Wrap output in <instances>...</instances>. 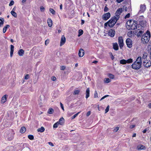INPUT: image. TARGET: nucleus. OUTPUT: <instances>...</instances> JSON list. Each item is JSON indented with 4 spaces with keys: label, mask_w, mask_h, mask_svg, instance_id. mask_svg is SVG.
Returning a JSON list of instances; mask_svg holds the SVG:
<instances>
[{
    "label": "nucleus",
    "mask_w": 151,
    "mask_h": 151,
    "mask_svg": "<svg viewBox=\"0 0 151 151\" xmlns=\"http://www.w3.org/2000/svg\"><path fill=\"white\" fill-rule=\"evenodd\" d=\"M138 24H137V22H136L131 27L130 30H134L136 29H137Z\"/></svg>",
    "instance_id": "11"
},
{
    "label": "nucleus",
    "mask_w": 151,
    "mask_h": 151,
    "mask_svg": "<svg viewBox=\"0 0 151 151\" xmlns=\"http://www.w3.org/2000/svg\"><path fill=\"white\" fill-rule=\"evenodd\" d=\"M78 54L79 57H83L84 55V50L82 49H81L79 51Z\"/></svg>",
    "instance_id": "14"
},
{
    "label": "nucleus",
    "mask_w": 151,
    "mask_h": 151,
    "mask_svg": "<svg viewBox=\"0 0 151 151\" xmlns=\"http://www.w3.org/2000/svg\"><path fill=\"white\" fill-rule=\"evenodd\" d=\"M98 97L97 93L96 91H95L94 94V97L96 98Z\"/></svg>",
    "instance_id": "48"
},
{
    "label": "nucleus",
    "mask_w": 151,
    "mask_h": 151,
    "mask_svg": "<svg viewBox=\"0 0 151 151\" xmlns=\"http://www.w3.org/2000/svg\"><path fill=\"white\" fill-rule=\"evenodd\" d=\"M146 131H147L146 129H145V130H143V131H142V132L143 133H145L146 132Z\"/></svg>",
    "instance_id": "60"
},
{
    "label": "nucleus",
    "mask_w": 151,
    "mask_h": 151,
    "mask_svg": "<svg viewBox=\"0 0 151 151\" xmlns=\"http://www.w3.org/2000/svg\"><path fill=\"white\" fill-rule=\"evenodd\" d=\"M91 113V111H88L87 113V114H86L87 116H89L90 114Z\"/></svg>",
    "instance_id": "56"
},
{
    "label": "nucleus",
    "mask_w": 151,
    "mask_h": 151,
    "mask_svg": "<svg viewBox=\"0 0 151 151\" xmlns=\"http://www.w3.org/2000/svg\"><path fill=\"white\" fill-rule=\"evenodd\" d=\"M115 33V31L114 30L110 29L109 31L108 35L111 37L114 36Z\"/></svg>",
    "instance_id": "10"
},
{
    "label": "nucleus",
    "mask_w": 151,
    "mask_h": 151,
    "mask_svg": "<svg viewBox=\"0 0 151 151\" xmlns=\"http://www.w3.org/2000/svg\"><path fill=\"white\" fill-rule=\"evenodd\" d=\"M98 62L97 61L94 60V61H93V63H95V64H96L97 63H98Z\"/></svg>",
    "instance_id": "62"
},
{
    "label": "nucleus",
    "mask_w": 151,
    "mask_h": 151,
    "mask_svg": "<svg viewBox=\"0 0 151 151\" xmlns=\"http://www.w3.org/2000/svg\"><path fill=\"white\" fill-rule=\"evenodd\" d=\"M133 62V59L131 58H130L126 60V63H130Z\"/></svg>",
    "instance_id": "30"
},
{
    "label": "nucleus",
    "mask_w": 151,
    "mask_h": 151,
    "mask_svg": "<svg viewBox=\"0 0 151 151\" xmlns=\"http://www.w3.org/2000/svg\"><path fill=\"white\" fill-rule=\"evenodd\" d=\"M104 81L106 83H108L111 81V80L109 78H106L104 79Z\"/></svg>",
    "instance_id": "32"
},
{
    "label": "nucleus",
    "mask_w": 151,
    "mask_h": 151,
    "mask_svg": "<svg viewBox=\"0 0 151 151\" xmlns=\"http://www.w3.org/2000/svg\"><path fill=\"white\" fill-rule=\"evenodd\" d=\"M45 130V129L44 127H42L40 128H39L37 130V131L38 132H42L44 131Z\"/></svg>",
    "instance_id": "23"
},
{
    "label": "nucleus",
    "mask_w": 151,
    "mask_h": 151,
    "mask_svg": "<svg viewBox=\"0 0 151 151\" xmlns=\"http://www.w3.org/2000/svg\"><path fill=\"white\" fill-rule=\"evenodd\" d=\"M142 64L141 57H138L137 58L136 60L132 64V68L134 70H138L141 68Z\"/></svg>",
    "instance_id": "1"
},
{
    "label": "nucleus",
    "mask_w": 151,
    "mask_h": 151,
    "mask_svg": "<svg viewBox=\"0 0 151 151\" xmlns=\"http://www.w3.org/2000/svg\"><path fill=\"white\" fill-rule=\"evenodd\" d=\"M147 54L146 53H145L143 55V56L142 57V58H141V59H144V60L147 59Z\"/></svg>",
    "instance_id": "26"
},
{
    "label": "nucleus",
    "mask_w": 151,
    "mask_h": 151,
    "mask_svg": "<svg viewBox=\"0 0 151 151\" xmlns=\"http://www.w3.org/2000/svg\"><path fill=\"white\" fill-rule=\"evenodd\" d=\"M48 143L49 144V145H50V146H51L53 147L54 146V145H53V143L51 142H48Z\"/></svg>",
    "instance_id": "53"
},
{
    "label": "nucleus",
    "mask_w": 151,
    "mask_h": 151,
    "mask_svg": "<svg viewBox=\"0 0 151 151\" xmlns=\"http://www.w3.org/2000/svg\"><path fill=\"white\" fill-rule=\"evenodd\" d=\"M28 138L30 140H32L34 139V136L32 135H29L28 136Z\"/></svg>",
    "instance_id": "37"
},
{
    "label": "nucleus",
    "mask_w": 151,
    "mask_h": 151,
    "mask_svg": "<svg viewBox=\"0 0 151 151\" xmlns=\"http://www.w3.org/2000/svg\"><path fill=\"white\" fill-rule=\"evenodd\" d=\"M6 96H7L5 95L2 97L1 101V103L3 104L6 101Z\"/></svg>",
    "instance_id": "18"
},
{
    "label": "nucleus",
    "mask_w": 151,
    "mask_h": 151,
    "mask_svg": "<svg viewBox=\"0 0 151 151\" xmlns=\"http://www.w3.org/2000/svg\"><path fill=\"white\" fill-rule=\"evenodd\" d=\"M47 23L49 27H51L52 25V21L50 19H48L47 20Z\"/></svg>",
    "instance_id": "22"
},
{
    "label": "nucleus",
    "mask_w": 151,
    "mask_h": 151,
    "mask_svg": "<svg viewBox=\"0 0 151 151\" xmlns=\"http://www.w3.org/2000/svg\"><path fill=\"white\" fill-rule=\"evenodd\" d=\"M49 43V40H46L45 41V44L46 45L47 43L48 44Z\"/></svg>",
    "instance_id": "58"
},
{
    "label": "nucleus",
    "mask_w": 151,
    "mask_h": 151,
    "mask_svg": "<svg viewBox=\"0 0 151 151\" xmlns=\"http://www.w3.org/2000/svg\"><path fill=\"white\" fill-rule=\"evenodd\" d=\"M113 48L116 50H117L119 49V47L117 43H114L113 45Z\"/></svg>",
    "instance_id": "19"
},
{
    "label": "nucleus",
    "mask_w": 151,
    "mask_h": 151,
    "mask_svg": "<svg viewBox=\"0 0 151 151\" xmlns=\"http://www.w3.org/2000/svg\"><path fill=\"white\" fill-rule=\"evenodd\" d=\"M79 92L80 91L79 90H75L74 91V93H73V94L74 95L78 94L79 93Z\"/></svg>",
    "instance_id": "36"
},
{
    "label": "nucleus",
    "mask_w": 151,
    "mask_h": 151,
    "mask_svg": "<svg viewBox=\"0 0 151 151\" xmlns=\"http://www.w3.org/2000/svg\"><path fill=\"white\" fill-rule=\"evenodd\" d=\"M124 0H116V1L118 3H119Z\"/></svg>",
    "instance_id": "55"
},
{
    "label": "nucleus",
    "mask_w": 151,
    "mask_h": 151,
    "mask_svg": "<svg viewBox=\"0 0 151 151\" xmlns=\"http://www.w3.org/2000/svg\"><path fill=\"white\" fill-rule=\"evenodd\" d=\"M140 8V9L139 12L141 13L143 12L146 9V6L145 5H141Z\"/></svg>",
    "instance_id": "13"
},
{
    "label": "nucleus",
    "mask_w": 151,
    "mask_h": 151,
    "mask_svg": "<svg viewBox=\"0 0 151 151\" xmlns=\"http://www.w3.org/2000/svg\"><path fill=\"white\" fill-rule=\"evenodd\" d=\"M60 124L58 122H57L56 123H55L53 126V127L54 128H56L58 127V125Z\"/></svg>",
    "instance_id": "33"
},
{
    "label": "nucleus",
    "mask_w": 151,
    "mask_h": 151,
    "mask_svg": "<svg viewBox=\"0 0 151 151\" xmlns=\"http://www.w3.org/2000/svg\"><path fill=\"white\" fill-rule=\"evenodd\" d=\"M119 127H116L114 129V132H116L119 130Z\"/></svg>",
    "instance_id": "45"
},
{
    "label": "nucleus",
    "mask_w": 151,
    "mask_h": 151,
    "mask_svg": "<svg viewBox=\"0 0 151 151\" xmlns=\"http://www.w3.org/2000/svg\"><path fill=\"white\" fill-rule=\"evenodd\" d=\"M84 23V21L83 20H81V25H83Z\"/></svg>",
    "instance_id": "59"
},
{
    "label": "nucleus",
    "mask_w": 151,
    "mask_h": 151,
    "mask_svg": "<svg viewBox=\"0 0 151 151\" xmlns=\"http://www.w3.org/2000/svg\"><path fill=\"white\" fill-rule=\"evenodd\" d=\"M86 99H87L89 96L90 94V89L89 88H87L86 91Z\"/></svg>",
    "instance_id": "16"
},
{
    "label": "nucleus",
    "mask_w": 151,
    "mask_h": 151,
    "mask_svg": "<svg viewBox=\"0 0 151 151\" xmlns=\"http://www.w3.org/2000/svg\"><path fill=\"white\" fill-rule=\"evenodd\" d=\"M130 15V13H128L124 17V18L125 19H126L127 18H129Z\"/></svg>",
    "instance_id": "46"
},
{
    "label": "nucleus",
    "mask_w": 151,
    "mask_h": 151,
    "mask_svg": "<svg viewBox=\"0 0 151 151\" xmlns=\"http://www.w3.org/2000/svg\"><path fill=\"white\" fill-rule=\"evenodd\" d=\"M143 65L145 67L148 68L151 66V61L146 59L143 61Z\"/></svg>",
    "instance_id": "6"
},
{
    "label": "nucleus",
    "mask_w": 151,
    "mask_h": 151,
    "mask_svg": "<svg viewBox=\"0 0 151 151\" xmlns=\"http://www.w3.org/2000/svg\"><path fill=\"white\" fill-rule=\"evenodd\" d=\"M9 27V25L7 24L4 27L3 29V32L4 33H5L6 32L7 28Z\"/></svg>",
    "instance_id": "25"
},
{
    "label": "nucleus",
    "mask_w": 151,
    "mask_h": 151,
    "mask_svg": "<svg viewBox=\"0 0 151 151\" xmlns=\"http://www.w3.org/2000/svg\"><path fill=\"white\" fill-rule=\"evenodd\" d=\"M143 33V32H142V31H139L138 33V34H137V36L138 37H139V36H141L142 34Z\"/></svg>",
    "instance_id": "39"
},
{
    "label": "nucleus",
    "mask_w": 151,
    "mask_h": 151,
    "mask_svg": "<svg viewBox=\"0 0 151 151\" xmlns=\"http://www.w3.org/2000/svg\"><path fill=\"white\" fill-rule=\"evenodd\" d=\"M26 129L25 127H21L20 130V132L22 133H24L26 131Z\"/></svg>",
    "instance_id": "24"
},
{
    "label": "nucleus",
    "mask_w": 151,
    "mask_h": 151,
    "mask_svg": "<svg viewBox=\"0 0 151 151\" xmlns=\"http://www.w3.org/2000/svg\"><path fill=\"white\" fill-rule=\"evenodd\" d=\"M60 106H61L62 109L64 111V107H63V104L61 102H60Z\"/></svg>",
    "instance_id": "51"
},
{
    "label": "nucleus",
    "mask_w": 151,
    "mask_h": 151,
    "mask_svg": "<svg viewBox=\"0 0 151 151\" xmlns=\"http://www.w3.org/2000/svg\"><path fill=\"white\" fill-rule=\"evenodd\" d=\"M66 39L64 36L63 35L62 36L60 42V46H62L63 45L65 42Z\"/></svg>",
    "instance_id": "12"
},
{
    "label": "nucleus",
    "mask_w": 151,
    "mask_h": 151,
    "mask_svg": "<svg viewBox=\"0 0 151 151\" xmlns=\"http://www.w3.org/2000/svg\"><path fill=\"white\" fill-rule=\"evenodd\" d=\"M149 108H151V103L149 104L148 105Z\"/></svg>",
    "instance_id": "64"
},
{
    "label": "nucleus",
    "mask_w": 151,
    "mask_h": 151,
    "mask_svg": "<svg viewBox=\"0 0 151 151\" xmlns=\"http://www.w3.org/2000/svg\"><path fill=\"white\" fill-rule=\"evenodd\" d=\"M109 106L108 105L107 106L106 109L105 110V113H106L107 112H108V111H109Z\"/></svg>",
    "instance_id": "41"
},
{
    "label": "nucleus",
    "mask_w": 151,
    "mask_h": 151,
    "mask_svg": "<svg viewBox=\"0 0 151 151\" xmlns=\"http://www.w3.org/2000/svg\"><path fill=\"white\" fill-rule=\"evenodd\" d=\"M50 11L51 13H52L53 14H55V11L52 9L50 8Z\"/></svg>",
    "instance_id": "35"
},
{
    "label": "nucleus",
    "mask_w": 151,
    "mask_h": 151,
    "mask_svg": "<svg viewBox=\"0 0 151 151\" xmlns=\"http://www.w3.org/2000/svg\"><path fill=\"white\" fill-rule=\"evenodd\" d=\"M108 25V22H107L106 23H105L104 24V27H107V25Z\"/></svg>",
    "instance_id": "57"
},
{
    "label": "nucleus",
    "mask_w": 151,
    "mask_h": 151,
    "mask_svg": "<svg viewBox=\"0 0 151 151\" xmlns=\"http://www.w3.org/2000/svg\"><path fill=\"white\" fill-rule=\"evenodd\" d=\"M51 79L53 81H55L56 79V78L55 77L53 76L52 77Z\"/></svg>",
    "instance_id": "52"
},
{
    "label": "nucleus",
    "mask_w": 151,
    "mask_h": 151,
    "mask_svg": "<svg viewBox=\"0 0 151 151\" xmlns=\"http://www.w3.org/2000/svg\"><path fill=\"white\" fill-rule=\"evenodd\" d=\"M135 125H132L130 126V128L131 129H132L134 128V127H135Z\"/></svg>",
    "instance_id": "54"
},
{
    "label": "nucleus",
    "mask_w": 151,
    "mask_h": 151,
    "mask_svg": "<svg viewBox=\"0 0 151 151\" xmlns=\"http://www.w3.org/2000/svg\"><path fill=\"white\" fill-rule=\"evenodd\" d=\"M14 1H13L12 0L10 2L9 4V6H11L13 5H14Z\"/></svg>",
    "instance_id": "43"
},
{
    "label": "nucleus",
    "mask_w": 151,
    "mask_h": 151,
    "mask_svg": "<svg viewBox=\"0 0 151 151\" xmlns=\"http://www.w3.org/2000/svg\"><path fill=\"white\" fill-rule=\"evenodd\" d=\"M118 44L120 48H122L124 45L123 40L122 37H119L118 38Z\"/></svg>",
    "instance_id": "7"
},
{
    "label": "nucleus",
    "mask_w": 151,
    "mask_h": 151,
    "mask_svg": "<svg viewBox=\"0 0 151 151\" xmlns=\"http://www.w3.org/2000/svg\"><path fill=\"white\" fill-rule=\"evenodd\" d=\"M118 20L115 16L113 17L108 21L109 26L110 27H113Z\"/></svg>",
    "instance_id": "3"
},
{
    "label": "nucleus",
    "mask_w": 151,
    "mask_h": 151,
    "mask_svg": "<svg viewBox=\"0 0 151 151\" xmlns=\"http://www.w3.org/2000/svg\"><path fill=\"white\" fill-rule=\"evenodd\" d=\"M40 9L41 11L42 12L44 11V10H45L44 8L42 6L40 7Z\"/></svg>",
    "instance_id": "50"
},
{
    "label": "nucleus",
    "mask_w": 151,
    "mask_h": 151,
    "mask_svg": "<svg viewBox=\"0 0 151 151\" xmlns=\"http://www.w3.org/2000/svg\"><path fill=\"white\" fill-rule=\"evenodd\" d=\"M2 19H0V26H1V25H3L4 24V20L3 18H2Z\"/></svg>",
    "instance_id": "40"
},
{
    "label": "nucleus",
    "mask_w": 151,
    "mask_h": 151,
    "mask_svg": "<svg viewBox=\"0 0 151 151\" xmlns=\"http://www.w3.org/2000/svg\"><path fill=\"white\" fill-rule=\"evenodd\" d=\"M120 63L121 64L124 65L126 64V60L122 59L120 60Z\"/></svg>",
    "instance_id": "27"
},
{
    "label": "nucleus",
    "mask_w": 151,
    "mask_h": 151,
    "mask_svg": "<svg viewBox=\"0 0 151 151\" xmlns=\"http://www.w3.org/2000/svg\"><path fill=\"white\" fill-rule=\"evenodd\" d=\"M108 10H109V9L107 7V6H106L104 7V11L105 12H107Z\"/></svg>",
    "instance_id": "42"
},
{
    "label": "nucleus",
    "mask_w": 151,
    "mask_h": 151,
    "mask_svg": "<svg viewBox=\"0 0 151 151\" xmlns=\"http://www.w3.org/2000/svg\"><path fill=\"white\" fill-rule=\"evenodd\" d=\"M108 76L111 79H113L114 78V76L111 74H109Z\"/></svg>",
    "instance_id": "34"
},
{
    "label": "nucleus",
    "mask_w": 151,
    "mask_h": 151,
    "mask_svg": "<svg viewBox=\"0 0 151 151\" xmlns=\"http://www.w3.org/2000/svg\"><path fill=\"white\" fill-rule=\"evenodd\" d=\"M80 112H78V113H77L75 114H74V115H73V116H72L71 117V118H72V119H74V118H75L78 115V114L80 113Z\"/></svg>",
    "instance_id": "38"
},
{
    "label": "nucleus",
    "mask_w": 151,
    "mask_h": 151,
    "mask_svg": "<svg viewBox=\"0 0 151 151\" xmlns=\"http://www.w3.org/2000/svg\"><path fill=\"white\" fill-rule=\"evenodd\" d=\"M132 35V31H129L127 33V35L130 37Z\"/></svg>",
    "instance_id": "44"
},
{
    "label": "nucleus",
    "mask_w": 151,
    "mask_h": 151,
    "mask_svg": "<svg viewBox=\"0 0 151 151\" xmlns=\"http://www.w3.org/2000/svg\"><path fill=\"white\" fill-rule=\"evenodd\" d=\"M136 22L133 20L130 19L128 20L126 23V27L127 29L130 30L131 27Z\"/></svg>",
    "instance_id": "4"
},
{
    "label": "nucleus",
    "mask_w": 151,
    "mask_h": 151,
    "mask_svg": "<svg viewBox=\"0 0 151 151\" xmlns=\"http://www.w3.org/2000/svg\"><path fill=\"white\" fill-rule=\"evenodd\" d=\"M124 8H119L117 9L115 13L116 18L118 20L120 17V15L124 10Z\"/></svg>",
    "instance_id": "5"
},
{
    "label": "nucleus",
    "mask_w": 151,
    "mask_h": 151,
    "mask_svg": "<svg viewBox=\"0 0 151 151\" xmlns=\"http://www.w3.org/2000/svg\"><path fill=\"white\" fill-rule=\"evenodd\" d=\"M126 44L128 47L131 48L132 46V41L130 38H127L126 41Z\"/></svg>",
    "instance_id": "9"
},
{
    "label": "nucleus",
    "mask_w": 151,
    "mask_h": 151,
    "mask_svg": "<svg viewBox=\"0 0 151 151\" xmlns=\"http://www.w3.org/2000/svg\"><path fill=\"white\" fill-rule=\"evenodd\" d=\"M145 147L143 145H139L137 146V149L138 150H142L145 149Z\"/></svg>",
    "instance_id": "15"
},
{
    "label": "nucleus",
    "mask_w": 151,
    "mask_h": 151,
    "mask_svg": "<svg viewBox=\"0 0 151 151\" xmlns=\"http://www.w3.org/2000/svg\"><path fill=\"white\" fill-rule=\"evenodd\" d=\"M83 33V31L82 29H79L78 31V36L79 37L82 35Z\"/></svg>",
    "instance_id": "28"
},
{
    "label": "nucleus",
    "mask_w": 151,
    "mask_h": 151,
    "mask_svg": "<svg viewBox=\"0 0 151 151\" xmlns=\"http://www.w3.org/2000/svg\"><path fill=\"white\" fill-rule=\"evenodd\" d=\"M150 37V32L149 31L147 30L146 33L142 36L141 40L144 43H147L149 41Z\"/></svg>",
    "instance_id": "2"
},
{
    "label": "nucleus",
    "mask_w": 151,
    "mask_h": 151,
    "mask_svg": "<svg viewBox=\"0 0 151 151\" xmlns=\"http://www.w3.org/2000/svg\"><path fill=\"white\" fill-rule=\"evenodd\" d=\"M109 96L108 95H106L105 96H104L103 97V98H104V99H105V98H106V97L108 96Z\"/></svg>",
    "instance_id": "63"
},
{
    "label": "nucleus",
    "mask_w": 151,
    "mask_h": 151,
    "mask_svg": "<svg viewBox=\"0 0 151 151\" xmlns=\"http://www.w3.org/2000/svg\"><path fill=\"white\" fill-rule=\"evenodd\" d=\"M58 122L61 125L63 124L64 123V119L63 117H61L59 119Z\"/></svg>",
    "instance_id": "21"
},
{
    "label": "nucleus",
    "mask_w": 151,
    "mask_h": 151,
    "mask_svg": "<svg viewBox=\"0 0 151 151\" xmlns=\"http://www.w3.org/2000/svg\"><path fill=\"white\" fill-rule=\"evenodd\" d=\"M65 68V67L64 66H62L61 67L60 69L62 70H64Z\"/></svg>",
    "instance_id": "49"
},
{
    "label": "nucleus",
    "mask_w": 151,
    "mask_h": 151,
    "mask_svg": "<svg viewBox=\"0 0 151 151\" xmlns=\"http://www.w3.org/2000/svg\"><path fill=\"white\" fill-rule=\"evenodd\" d=\"M53 109L51 108H50L48 110V113L49 114H51L53 113Z\"/></svg>",
    "instance_id": "31"
},
{
    "label": "nucleus",
    "mask_w": 151,
    "mask_h": 151,
    "mask_svg": "<svg viewBox=\"0 0 151 151\" xmlns=\"http://www.w3.org/2000/svg\"><path fill=\"white\" fill-rule=\"evenodd\" d=\"M24 53V50L22 49H21L19 50L18 51V54L20 56H22L23 55V54Z\"/></svg>",
    "instance_id": "20"
},
{
    "label": "nucleus",
    "mask_w": 151,
    "mask_h": 151,
    "mask_svg": "<svg viewBox=\"0 0 151 151\" xmlns=\"http://www.w3.org/2000/svg\"><path fill=\"white\" fill-rule=\"evenodd\" d=\"M14 50V46L12 45H11V50L10 52V56L12 57L13 55Z\"/></svg>",
    "instance_id": "17"
},
{
    "label": "nucleus",
    "mask_w": 151,
    "mask_h": 151,
    "mask_svg": "<svg viewBox=\"0 0 151 151\" xmlns=\"http://www.w3.org/2000/svg\"><path fill=\"white\" fill-rule=\"evenodd\" d=\"M111 58L112 60H113L114 59V57L112 54H111Z\"/></svg>",
    "instance_id": "61"
},
{
    "label": "nucleus",
    "mask_w": 151,
    "mask_h": 151,
    "mask_svg": "<svg viewBox=\"0 0 151 151\" xmlns=\"http://www.w3.org/2000/svg\"><path fill=\"white\" fill-rule=\"evenodd\" d=\"M11 13L12 15L14 16V17H17V13L15 12L14 11H12Z\"/></svg>",
    "instance_id": "29"
},
{
    "label": "nucleus",
    "mask_w": 151,
    "mask_h": 151,
    "mask_svg": "<svg viewBox=\"0 0 151 151\" xmlns=\"http://www.w3.org/2000/svg\"><path fill=\"white\" fill-rule=\"evenodd\" d=\"M29 75L27 74L24 77V79L26 80H27L29 78Z\"/></svg>",
    "instance_id": "47"
},
{
    "label": "nucleus",
    "mask_w": 151,
    "mask_h": 151,
    "mask_svg": "<svg viewBox=\"0 0 151 151\" xmlns=\"http://www.w3.org/2000/svg\"><path fill=\"white\" fill-rule=\"evenodd\" d=\"M111 17V14L110 13L108 12L104 14L102 17V19L103 20H107Z\"/></svg>",
    "instance_id": "8"
}]
</instances>
